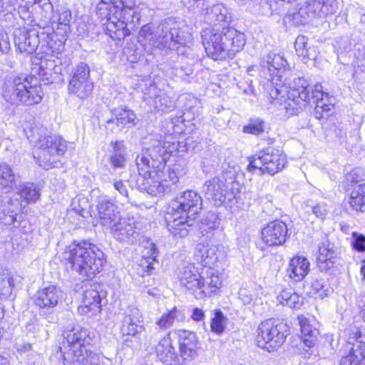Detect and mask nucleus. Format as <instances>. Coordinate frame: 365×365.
I'll return each mask as SVG.
<instances>
[{
    "label": "nucleus",
    "instance_id": "nucleus-16",
    "mask_svg": "<svg viewBox=\"0 0 365 365\" xmlns=\"http://www.w3.org/2000/svg\"><path fill=\"white\" fill-rule=\"evenodd\" d=\"M287 66L289 67V63H287V59L284 58V56L280 53L270 52L262 59L261 67L263 71L265 72L267 71L269 73V77H267V80L270 81L272 84L269 93L272 88L277 86L280 88L283 86V84L280 85L277 83V81L279 80L280 82L282 81L284 76L282 74L278 75V73L281 71L284 72ZM284 78H287L284 77ZM283 83L284 82H282V83Z\"/></svg>",
    "mask_w": 365,
    "mask_h": 365
},
{
    "label": "nucleus",
    "instance_id": "nucleus-19",
    "mask_svg": "<svg viewBox=\"0 0 365 365\" xmlns=\"http://www.w3.org/2000/svg\"><path fill=\"white\" fill-rule=\"evenodd\" d=\"M63 298V294L59 287L49 285L36 292L34 303L39 309L50 312L62 302Z\"/></svg>",
    "mask_w": 365,
    "mask_h": 365
},
{
    "label": "nucleus",
    "instance_id": "nucleus-11",
    "mask_svg": "<svg viewBox=\"0 0 365 365\" xmlns=\"http://www.w3.org/2000/svg\"><path fill=\"white\" fill-rule=\"evenodd\" d=\"M256 341L258 346L271 352L281 346L288 335V326L273 319L262 322L257 328Z\"/></svg>",
    "mask_w": 365,
    "mask_h": 365
},
{
    "label": "nucleus",
    "instance_id": "nucleus-36",
    "mask_svg": "<svg viewBox=\"0 0 365 365\" xmlns=\"http://www.w3.org/2000/svg\"><path fill=\"white\" fill-rule=\"evenodd\" d=\"M217 248L214 245L199 243L195 249V258L202 266L207 267L216 262L217 257L216 256Z\"/></svg>",
    "mask_w": 365,
    "mask_h": 365
},
{
    "label": "nucleus",
    "instance_id": "nucleus-35",
    "mask_svg": "<svg viewBox=\"0 0 365 365\" xmlns=\"http://www.w3.org/2000/svg\"><path fill=\"white\" fill-rule=\"evenodd\" d=\"M309 262L304 257L292 258L287 269V275L294 282L302 281L309 271Z\"/></svg>",
    "mask_w": 365,
    "mask_h": 365
},
{
    "label": "nucleus",
    "instance_id": "nucleus-31",
    "mask_svg": "<svg viewBox=\"0 0 365 365\" xmlns=\"http://www.w3.org/2000/svg\"><path fill=\"white\" fill-rule=\"evenodd\" d=\"M112 117L106 120L107 127L111 124H115L117 127L123 128L135 126L138 120L135 113L130 109L125 107H120L111 110Z\"/></svg>",
    "mask_w": 365,
    "mask_h": 365
},
{
    "label": "nucleus",
    "instance_id": "nucleus-42",
    "mask_svg": "<svg viewBox=\"0 0 365 365\" xmlns=\"http://www.w3.org/2000/svg\"><path fill=\"white\" fill-rule=\"evenodd\" d=\"M349 205L356 212H365V185H355L350 195Z\"/></svg>",
    "mask_w": 365,
    "mask_h": 365
},
{
    "label": "nucleus",
    "instance_id": "nucleus-4",
    "mask_svg": "<svg viewBox=\"0 0 365 365\" xmlns=\"http://www.w3.org/2000/svg\"><path fill=\"white\" fill-rule=\"evenodd\" d=\"M149 145L143 149L135 158V165L139 175L148 176L151 175L152 170L156 173L164 183L170 185V192L173 187L178 182L179 178L176 172L170 168H166L165 162L170 154L165 147L163 137L160 133H152L148 137Z\"/></svg>",
    "mask_w": 365,
    "mask_h": 365
},
{
    "label": "nucleus",
    "instance_id": "nucleus-48",
    "mask_svg": "<svg viewBox=\"0 0 365 365\" xmlns=\"http://www.w3.org/2000/svg\"><path fill=\"white\" fill-rule=\"evenodd\" d=\"M354 68L353 79L359 84L365 82V51L363 53H359L352 63Z\"/></svg>",
    "mask_w": 365,
    "mask_h": 365
},
{
    "label": "nucleus",
    "instance_id": "nucleus-15",
    "mask_svg": "<svg viewBox=\"0 0 365 365\" xmlns=\"http://www.w3.org/2000/svg\"><path fill=\"white\" fill-rule=\"evenodd\" d=\"M200 268L192 264H189L182 269L180 274V282L195 297L201 299L205 297V284H203L202 274ZM201 269H203L201 268Z\"/></svg>",
    "mask_w": 365,
    "mask_h": 365
},
{
    "label": "nucleus",
    "instance_id": "nucleus-53",
    "mask_svg": "<svg viewBox=\"0 0 365 365\" xmlns=\"http://www.w3.org/2000/svg\"><path fill=\"white\" fill-rule=\"evenodd\" d=\"M26 4L37 5L41 10L42 18L50 19L53 11V5L50 0H24Z\"/></svg>",
    "mask_w": 365,
    "mask_h": 365
},
{
    "label": "nucleus",
    "instance_id": "nucleus-24",
    "mask_svg": "<svg viewBox=\"0 0 365 365\" xmlns=\"http://www.w3.org/2000/svg\"><path fill=\"white\" fill-rule=\"evenodd\" d=\"M100 224L110 228L121 218L118 206L108 197H101L97 205Z\"/></svg>",
    "mask_w": 365,
    "mask_h": 365
},
{
    "label": "nucleus",
    "instance_id": "nucleus-59",
    "mask_svg": "<svg viewBox=\"0 0 365 365\" xmlns=\"http://www.w3.org/2000/svg\"><path fill=\"white\" fill-rule=\"evenodd\" d=\"M311 288L313 292L320 298H323L328 294V288L326 287L322 279H314L312 282Z\"/></svg>",
    "mask_w": 365,
    "mask_h": 365
},
{
    "label": "nucleus",
    "instance_id": "nucleus-55",
    "mask_svg": "<svg viewBox=\"0 0 365 365\" xmlns=\"http://www.w3.org/2000/svg\"><path fill=\"white\" fill-rule=\"evenodd\" d=\"M352 54V44L349 38H345L339 43L338 46V58L342 63H346V56H351Z\"/></svg>",
    "mask_w": 365,
    "mask_h": 365
},
{
    "label": "nucleus",
    "instance_id": "nucleus-40",
    "mask_svg": "<svg viewBox=\"0 0 365 365\" xmlns=\"http://www.w3.org/2000/svg\"><path fill=\"white\" fill-rule=\"evenodd\" d=\"M113 150L109 158L110 163L114 168H123L126 162V148L123 141L111 142Z\"/></svg>",
    "mask_w": 365,
    "mask_h": 365
},
{
    "label": "nucleus",
    "instance_id": "nucleus-22",
    "mask_svg": "<svg viewBox=\"0 0 365 365\" xmlns=\"http://www.w3.org/2000/svg\"><path fill=\"white\" fill-rule=\"evenodd\" d=\"M317 266L321 272L332 271L339 263L336 250L328 240L321 242L318 247Z\"/></svg>",
    "mask_w": 365,
    "mask_h": 365
},
{
    "label": "nucleus",
    "instance_id": "nucleus-41",
    "mask_svg": "<svg viewBox=\"0 0 365 365\" xmlns=\"http://www.w3.org/2000/svg\"><path fill=\"white\" fill-rule=\"evenodd\" d=\"M184 319V313L181 310L174 307L167 313L163 314L160 318L156 321L155 324L160 329H167L173 326L176 322H182Z\"/></svg>",
    "mask_w": 365,
    "mask_h": 365
},
{
    "label": "nucleus",
    "instance_id": "nucleus-3",
    "mask_svg": "<svg viewBox=\"0 0 365 365\" xmlns=\"http://www.w3.org/2000/svg\"><path fill=\"white\" fill-rule=\"evenodd\" d=\"M321 84L310 87L304 78H285L283 86L275 87L270 92V97L275 103L283 106L289 115H297L311 99L316 101L324 98Z\"/></svg>",
    "mask_w": 365,
    "mask_h": 365
},
{
    "label": "nucleus",
    "instance_id": "nucleus-43",
    "mask_svg": "<svg viewBox=\"0 0 365 365\" xmlns=\"http://www.w3.org/2000/svg\"><path fill=\"white\" fill-rule=\"evenodd\" d=\"M18 194L22 202L26 204L35 203L40 197V191L34 183L26 182L19 185Z\"/></svg>",
    "mask_w": 365,
    "mask_h": 365
},
{
    "label": "nucleus",
    "instance_id": "nucleus-21",
    "mask_svg": "<svg viewBox=\"0 0 365 365\" xmlns=\"http://www.w3.org/2000/svg\"><path fill=\"white\" fill-rule=\"evenodd\" d=\"M317 266L321 272L332 271L339 263L336 250L328 240L321 242L318 247Z\"/></svg>",
    "mask_w": 365,
    "mask_h": 365
},
{
    "label": "nucleus",
    "instance_id": "nucleus-7",
    "mask_svg": "<svg viewBox=\"0 0 365 365\" xmlns=\"http://www.w3.org/2000/svg\"><path fill=\"white\" fill-rule=\"evenodd\" d=\"M63 337L69 347L63 355L65 365H93V339L87 329L74 327L64 331Z\"/></svg>",
    "mask_w": 365,
    "mask_h": 365
},
{
    "label": "nucleus",
    "instance_id": "nucleus-29",
    "mask_svg": "<svg viewBox=\"0 0 365 365\" xmlns=\"http://www.w3.org/2000/svg\"><path fill=\"white\" fill-rule=\"evenodd\" d=\"M166 226L170 233L175 237L182 238L186 237L190 231L194 220L186 219L182 215H173L167 210L165 215Z\"/></svg>",
    "mask_w": 365,
    "mask_h": 365
},
{
    "label": "nucleus",
    "instance_id": "nucleus-39",
    "mask_svg": "<svg viewBox=\"0 0 365 365\" xmlns=\"http://www.w3.org/2000/svg\"><path fill=\"white\" fill-rule=\"evenodd\" d=\"M93 89V84L91 80H81L78 78H71L68 84V91L79 98L84 99L87 98Z\"/></svg>",
    "mask_w": 365,
    "mask_h": 365
},
{
    "label": "nucleus",
    "instance_id": "nucleus-61",
    "mask_svg": "<svg viewBox=\"0 0 365 365\" xmlns=\"http://www.w3.org/2000/svg\"><path fill=\"white\" fill-rule=\"evenodd\" d=\"M245 3L251 1L254 6H259L258 11L264 15L272 14L271 4L268 0H244Z\"/></svg>",
    "mask_w": 365,
    "mask_h": 365
},
{
    "label": "nucleus",
    "instance_id": "nucleus-44",
    "mask_svg": "<svg viewBox=\"0 0 365 365\" xmlns=\"http://www.w3.org/2000/svg\"><path fill=\"white\" fill-rule=\"evenodd\" d=\"M205 274L206 276L202 275V279L203 284L205 285V297L210 296L215 292V289L220 288L222 284L220 278L213 269H211L210 267L207 268L206 269Z\"/></svg>",
    "mask_w": 365,
    "mask_h": 365
},
{
    "label": "nucleus",
    "instance_id": "nucleus-33",
    "mask_svg": "<svg viewBox=\"0 0 365 365\" xmlns=\"http://www.w3.org/2000/svg\"><path fill=\"white\" fill-rule=\"evenodd\" d=\"M356 343H353L351 352L341 358L339 365H361L365 359V337L361 333H355Z\"/></svg>",
    "mask_w": 365,
    "mask_h": 365
},
{
    "label": "nucleus",
    "instance_id": "nucleus-2",
    "mask_svg": "<svg viewBox=\"0 0 365 365\" xmlns=\"http://www.w3.org/2000/svg\"><path fill=\"white\" fill-rule=\"evenodd\" d=\"M231 14L228 21H215L212 27L206 28L201 33L202 44L208 57L215 61L233 58L242 51L246 41L244 34L230 27Z\"/></svg>",
    "mask_w": 365,
    "mask_h": 365
},
{
    "label": "nucleus",
    "instance_id": "nucleus-57",
    "mask_svg": "<svg viewBox=\"0 0 365 365\" xmlns=\"http://www.w3.org/2000/svg\"><path fill=\"white\" fill-rule=\"evenodd\" d=\"M71 78H78L81 80H91L90 68L83 62L80 63L72 71Z\"/></svg>",
    "mask_w": 365,
    "mask_h": 365
},
{
    "label": "nucleus",
    "instance_id": "nucleus-1",
    "mask_svg": "<svg viewBox=\"0 0 365 365\" xmlns=\"http://www.w3.org/2000/svg\"><path fill=\"white\" fill-rule=\"evenodd\" d=\"M139 38L148 54L166 56L175 52L179 56L185 53V45L191 39V34L184 22L168 18L161 21L155 33L150 25L143 26Z\"/></svg>",
    "mask_w": 365,
    "mask_h": 365
},
{
    "label": "nucleus",
    "instance_id": "nucleus-6",
    "mask_svg": "<svg viewBox=\"0 0 365 365\" xmlns=\"http://www.w3.org/2000/svg\"><path fill=\"white\" fill-rule=\"evenodd\" d=\"M43 92L38 79L20 74L9 78L2 89V97L11 104L32 106L41 102Z\"/></svg>",
    "mask_w": 365,
    "mask_h": 365
},
{
    "label": "nucleus",
    "instance_id": "nucleus-9",
    "mask_svg": "<svg viewBox=\"0 0 365 365\" xmlns=\"http://www.w3.org/2000/svg\"><path fill=\"white\" fill-rule=\"evenodd\" d=\"M337 9L336 0H307L299 4L298 11L287 14L286 19L300 26L334 15Z\"/></svg>",
    "mask_w": 365,
    "mask_h": 365
},
{
    "label": "nucleus",
    "instance_id": "nucleus-20",
    "mask_svg": "<svg viewBox=\"0 0 365 365\" xmlns=\"http://www.w3.org/2000/svg\"><path fill=\"white\" fill-rule=\"evenodd\" d=\"M287 225L281 220H274L262 230V241L268 246L283 245L288 237Z\"/></svg>",
    "mask_w": 365,
    "mask_h": 365
},
{
    "label": "nucleus",
    "instance_id": "nucleus-54",
    "mask_svg": "<svg viewBox=\"0 0 365 365\" xmlns=\"http://www.w3.org/2000/svg\"><path fill=\"white\" fill-rule=\"evenodd\" d=\"M264 130V122L260 118L250 119L248 124L243 127V131L246 133L259 135Z\"/></svg>",
    "mask_w": 365,
    "mask_h": 365
},
{
    "label": "nucleus",
    "instance_id": "nucleus-27",
    "mask_svg": "<svg viewBox=\"0 0 365 365\" xmlns=\"http://www.w3.org/2000/svg\"><path fill=\"white\" fill-rule=\"evenodd\" d=\"M21 212V203L16 198L8 194L0 196V222L4 225H11L17 222Z\"/></svg>",
    "mask_w": 365,
    "mask_h": 365
},
{
    "label": "nucleus",
    "instance_id": "nucleus-49",
    "mask_svg": "<svg viewBox=\"0 0 365 365\" xmlns=\"http://www.w3.org/2000/svg\"><path fill=\"white\" fill-rule=\"evenodd\" d=\"M279 302L293 309H299L304 304V297L297 293H289L287 291H283L279 296Z\"/></svg>",
    "mask_w": 365,
    "mask_h": 365
},
{
    "label": "nucleus",
    "instance_id": "nucleus-23",
    "mask_svg": "<svg viewBox=\"0 0 365 365\" xmlns=\"http://www.w3.org/2000/svg\"><path fill=\"white\" fill-rule=\"evenodd\" d=\"M145 329L143 317L137 307H128L122 322L121 332L123 336L138 337Z\"/></svg>",
    "mask_w": 365,
    "mask_h": 365
},
{
    "label": "nucleus",
    "instance_id": "nucleus-25",
    "mask_svg": "<svg viewBox=\"0 0 365 365\" xmlns=\"http://www.w3.org/2000/svg\"><path fill=\"white\" fill-rule=\"evenodd\" d=\"M202 192L207 200L213 202L216 206H220L227 197L228 188L223 180L215 177L204 182Z\"/></svg>",
    "mask_w": 365,
    "mask_h": 365
},
{
    "label": "nucleus",
    "instance_id": "nucleus-13",
    "mask_svg": "<svg viewBox=\"0 0 365 365\" xmlns=\"http://www.w3.org/2000/svg\"><path fill=\"white\" fill-rule=\"evenodd\" d=\"M202 207V197L196 191L189 190L173 200L167 210L173 212V215H182L186 217V219L194 220Z\"/></svg>",
    "mask_w": 365,
    "mask_h": 365
},
{
    "label": "nucleus",
    "instance_id": "nucleus-45",
    "mask_svg": "<svg viewBox=\"0 0 365 365\" xmlns=\"http://www.w3.org/2000/svg\"><path fill=\"white\" fill-rule=\"evenodd\" d=\"M308 39L304 36H299L294 43V48L299 56H302L307 60H315L317 51L314 47H307Z\"/></svg>",
    "mask_w": 365,
    "mask_h": 365
},
{
    "label": "nucleus",
    "instance_id": "nucleus-62",
    "mask_svg": "<svg viewBox=\"0 0 365 365\" xmlns=\"http://www.w3.org/2000/svg\"><path fill=\"white\" fill-rule=\"evenodd\" d=\"M193 73V68L191 65L176 66L173 68V73L181 79H185Z\"/></svg>",
    "mask_w": 365,
    "mask_h": 365
},
{
    "label": "nucleus",
    "instance_id": "nucleus-60",
    "mask_svg": "<svg viewBox=\"0 0 365 365\" xmlns=\"http://www.w3.org/2000/svg\"><path fill=\"white\" fill-rule=\"evenodd\" d=\"M307 212H311L320 219H324L328 212L327 205L324 202H320L309 207L307 206Z\"/></svg>",
    "mask_w": 365,
    "mask_h": 365
},
{
    "label": "nucleus",
    "instance_id": "nucleus-14",
    "mask_svg": "<svg viewBox=\"0 0 365 365\" xmlns=\"http://www.w3.org/2000/svg\"><path fill=\"white\" fill-rule=\"evenodd\" d=\"M45 19L51 21L53 24H56V26H49L51 29L50 37H51V43L53 44L51 52H58L63 48L68 34L71 31V11L68 9L62 8L58 10L56 16L53 15L52 13L50 19Z\"/></svg>",
    "mask_w": 365,
    "mask_h": 365
},
{
    "label": "nucleus",
    "instance_id": "nucleus-64",
    "mask_svg": "<svg viewBox=\"0 0 365 365\" xmlns=\"http://www.w3.org/2000/svg\"><path fill=\"white\" fill-rule=\"evenodd\" d=\"M10 50V42L7 34L0 30V53H6Z\"/></svg>",
    "mask_w": 365,
    "mask_h": 365
},
{
    "label": "nucleus",
    "instance_id": "nucleus-34",
    "mask_svg": "<svg viewBox=\"0 0 365 365\" xmlns=\"http://www.w3.org/2000/svg\"><path fill=\"white\" fill-rule=\"evenodd\" d=\"M156 355L159 360L170 365L180 363L175 348L172 345L171 339L168 336L163 337L157 344L155 348Z\"/></svg>",
    "mask_w": 365,
    "mask_h": 365
},
{
    "label": "nucleus",
    "instance_id": "nucleus-47",
    "mask_svg": "<svg viewBox=\"0 0 365 365\" xmlns=\"http://www.w3.org/2000/svg\"><path fill=\"white\" fill-rule=\"evenodd\" d=\"M16 185L15 176L12 168L4 163H0V186L9 191Z\"/></svg>",
    "mask_w": 365,
    "mask_h": 365
},
{
    "label": "nucleus",
    "instance_id": "nucleus-5",
    "mask_svg": "<svg viewBox=\"0 0 365 365\" xmlns=\"http://www.w3.org/2000/svg\"><path fill=\"white\" fill-rule=\"evenodd\" d=\"M71 268L82 278L92 279L99 273L105 262L103 252L87 240L75 241L64 252Z\"/></svg>",
    "mask_w": 365,
    "mask_h": 365
},
{
    "label": "nucleus",
    "instance_id": "nucleus-58",
    "mask_svg": "<svg viewBox=\"0 0 365 365\" xmlns=\"http://www.w3.org/2000/svg\"><path fill=\"white\" fill-rule=\"evenodd\" d=\"M334 107L332 103H327L324 98L316 101V107L314 109V115L317 118H324V113L330 111Z\"/></svg>",
    "mask_w": 365,
    "mask_h": 365
},
{
    "label": "nucleus",
    "instance_id": "nucleus-26",
    "mask_svg": "<svg viewBox=\"0 0 365 365\" xmlns=\"http://www.w3.org/2000/svg\"><path fill=\"white\" fill-rule=\"evenodd\" d=\"M179 359L182 361H191L197 356L198 341L194 332L179 331Z\"/></svg>",
    "mask_w": 365,
    "mask_h": 365
},
{
    "label": "nucleus",
    "instance_id": "nucleus-37",
    "mask_svg": "<svg viewBox=\"0 0 365 365\" xmlns=\"http://www.w3.org/2000/svg\"><path fill=\"white\" fill-rule=\"evenodd\" d=\"M115 9L119 11L120 18L132 23H139L140 16L135 0H115Z\"/></svg>",
    "mask_w": 365,
    "mask_h": 365
},
{
    "label": "nucleus",
    "instance_id": "nucleus-51",
    "mask_svg": "<svg viewBox=\"0 0 365 365\" xmlns=\"http://www.w3.org/2000/svg\"><path fill=\"white\" fill-rule=\"evenodd\" d=\"M227 319L220 309L214 310V317L212 319L210 327L212 331L221 334L225 329Z\"/></svg>",
    "mask_w": 365,
    "mask_h": 365
},
{
    "label": "nucleus",
    "instance_id": "nucleus-8",
    "mask_svg": "<svg viewBox=\"0 0 365 365\" xmlns=\"http://www.w3.org/2000/svg\"><path fill=\"white\" fill-rule=\"evenodd\" d=\"M30 133L28 138L40 150L39 165L44 169H49L55 162V157L63 155L66 151V141L60 136L48 135L46 128L42 126L31 128Z\"/></svg>",
    "mask_w": 365,
    "mask_h": 365
},
{
    "label": "nucleus",
    "instance_id": "nucleus-17",
    "mask_svg": "<svg viewBox=\"0 0 365 365\" xmlns=\"http://www.w3.org/2000/svg\"><path fill=\"white\" fill-rule=\"evenodd\" d=\"M136 223L137 220L134 217H121L109 228L110 235L116 241L133 245L138 241L140 236Z\"/></svg>",
    "mask_w": 365,
    "mask_h": 365
},
{
    "label": "nucleus",
    "instance_id": "nucleus-30",
    "mask_svg": "<svg viewBox=\"0 0 365 365\" xmlns=\"http://www.w3.org/2000/svg\"><path fill=\"white\" fill-rule=\"evenodd\" d=\"M98 287L99 286H95L84 292L82 304L78 307L79 312L89 316L101 312L102 296L97 289Z\"/></svg>",
    "mask_w": 365,
    "mask_h": 365
},
{
    "label": "nucleus",
    "instance_id": "nucleus-46",
    "mask_svg": "<svg viewBox=\"0 0 365 365\" xmlns=\"http://www.w3.org/2000/svg\"><path fill=\"white\" fill-rule=\"evenodd\" d=\"M14 287V280L9 272L0 268V299L10 297Z\"/></svg>",
    "mask_w": 365,
    "mask_h": 365
},
{
    "label": "nucleus",
    "instance_id": "nucleus-28",
    "mask_svg": "<svg viewBox=\"0 0 365 365\" xmlns=\"http://www.w3.org/2000/svg\"><path fill=\"white\" fill-rule=\"evenodd\" d=\"M105 15L106 18V31L107 34L114 40L120 41L124 39L126 36L130 34V29L128 26L133 25V26L139 23H132L131 21H127L126 19L117 17H112L110 12L101 13V15Z\"/></svg>",
    "mask_w": 365,
    "mask_h": 365
},
{
    "label": "nucleus",
    "instance_id": "nucleus-52",
    "mask_svg": "<svg viewBox=\"0 0 365 365\" xmlns=\"http://www.w3.org/2000/svg\"><path fill=\"white\" fill-rule=\"evenodd\" d=\"M153 102V103L151 106L158 111L165 113L174 108L173 101L164 94L156 96Z\"/></svg>",
    "mask_w": 365,
    "mask_h": 365
},
{
    "label": "nucleus",
    "instance_id": "nucleus-12",
    "mask_svg": "<svg viewBox=\"0 0 365 365\" xmlns=\"http://www.w3.org/2000/svg\"><path fill=\"white\" fill-rule=\"evenodd\" d=\"M249 162V171L259 170L262 173L272 175L284 168L286 160L279 150L269 147L250 158Z\"/></svg>",
    "mask_w": 365,
    "mask_h": 365
},
{
    "label": "nucleus",
    "instance_id": "nucleus-18",
    "mask_svg": "<svg viewBox=\"0 0 365 365\" xmlns=\"http://www.w3.org/2000/svg\"><path fill=\"white\" fill-rule=\"evenodd\" d=\"M181 1L190 10L199 8V11L206 16L207 21H227L230 19V11L222 4H217L209 8L205 0H181Z\"/></svg>",
    "mask_w": 365,
    "mask_h": 365
},
{
    "label": "nucleus",
    "instance_id": "nucleus-56",
    "mask_svg": "<svg viewBox=\"0 0 365 365\" xmlns=\"http://www.w3.org/2000/svg\"><path fill=\"white\" fill-rule=\"evenodd\" d=\"M142 254L143 256L141 259H149L150 261L158 260L157 257H158L159 252L155 244L150 240H147L143 247Z\"/></svg>",
    "mask_w": 365,
    "mask_h": 365
},
{
    "label": "nucleus",
    "instance_id": "nucleus-50",
    "mask_svg": "<svg viewBox=\"0 0 365 365\" xmlns=\"http://www.w3.org/2000/svg\"><path fill=\"white\" fill-rule=\"evenodd\" d=\"M158 266L159 262L158 260L150 261L149 259H140L137 265L136 271L138 274L142 277L150 276L156 272Z\"/></svg>",
    "mask_w": 365,
    "mask_h": 365
},
{
    "label": "nucleus",
    "instance_id": "nucleus-63",
    "mask_svg": "<svg viewBox=\"0 0 365 365\" xmlns=\"http://www.w3.org/2000/svg\"><path fill=\"white\" fill-rule=\"evenodd\" d=\"M351 245L357 251H365V236L361 234L353 233Z\"/></svg>",
    "mask_w": 365,
    "mask_h": 365
},
{
    "label": "nucleus",
    "instance_id": "nucleus-32",
    "mask_svg": "<svg viewBox=\"0 0 365 365\" xmlns=\"http://www.w3.org/2000/svg\"><path fill=\"white\" fill-rule=\"evenodd\" d=\"M152 170L151 175L148 176H141L142 180L141 189L145 190L151 195H161L170 192V185L168 183H164L156 173V170ZM140 180V179L138 180Z\"/></svg>",
    "mask_w": 365,
    "mask_h": 365
},
{
    "label": "nucleus",
    "instance_id": "nucleus-38",
    "mask_svg": "<svg viewBox=\"0 0 365 365\" xmlns=\"http://www.w3.org/2000/svg\"><path fill=\"white\" fill-rule=\"evenodd\" d=\"M297 320L304 343L308 347L313 346L319 334L318 330L311 324L310 319L304 315L298 316Z\"/></svg>",
    "mask_w": 365,
    "mask_h": 365
},
{
    "label": "nucleus",
    "instance_id": "nucleus-10",
    "mask_svg": "<svg viewBox=\"0 0 365 365\" xmlns=\"http://www.w3.org/2000/svg\"><path fill=\"white\" fill-rule=\"evenodd\" d=\"M38 31L35 29H29L26 27L16 28L14 31V41L15 46L21 53L31 54L34 53L40 44L47 46L51 50L53 46L51 36V29L48 26H41Z\"/></svg>",
    "mask_w": 365,
    "mask_h": 365
}]
</instances>
